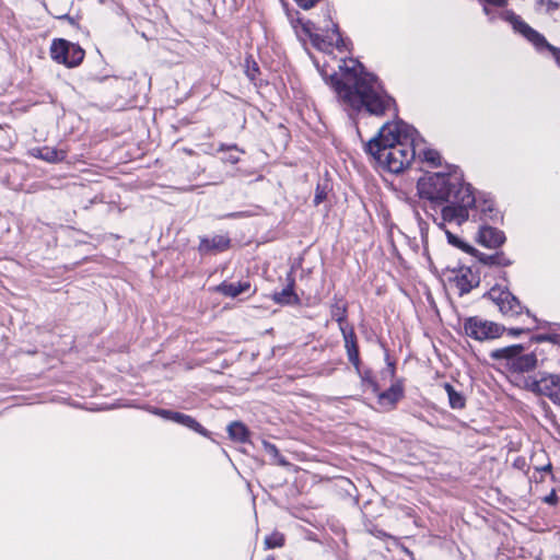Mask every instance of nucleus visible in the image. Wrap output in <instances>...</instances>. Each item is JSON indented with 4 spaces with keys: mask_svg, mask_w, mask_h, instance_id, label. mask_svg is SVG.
<instances>
[{
    "mask_svg": "<svg viewBox=\"0 0 560 560\" xmlns=\"http://www.w3.org/2000/svg\"><path fill=\"white\" fill-rule=\"evenodd\" d=\"M464 334L478 341H486L499 338L505 331L503 325L482 319L479 316H470L464 320Z\"/></svg>",
    "mask_w": 560,
    "mask_h": 560,
    "instance_id": "obj_6",
    "label": "nucleus"
},
{
    "mask_svg": "<svg viewBox=\"0 0 560 560\" xmlns=\"http://www.w3.org/2000/svg\"><path fill=\"white\" fill-rule=\"evenodd\" d=\"M559 501V497L557 495L556 491L552 490L548 495L544 498V502L549 505H556Z\"/></svg>",
    "mask_w": 560,
    "mask_h": 560,
    "instance_id": "obj_38",
    "label": "nucleus"
},
{
    "mask_svg": "<svg viewBox=\"0 0 560 560\" xmlns=\"http://www.w3.org/2000/svg\"><path fill=\"white\" fill-rule=\"evenodd\" d=\"M245 73L250 80H254L256 75L259 73L258 65L254 60H249L247 58Z\"/></svg>",
    "mask_w": 560,
    "mask_h": 560,
    "instance_id": "obj_32",
    "label": "nucleus"
},
{
    "mask_svg": "<svg viewBox=\"0 0 560 560\" xmlns=\"http://www.w3.org/2000/svg\"><path fill=\"white\" fill-rule=\"evenodd\" d=\"M446 237H447L448 243L457 248L463 242V240H460L457 235L451 233L450 231H446Z\"/></svg>",
    "mask_w": 560,
    "mask_h": 560,
    "instance_id": "obj_37",
    "label": "nucleus"
},
{
    "mask_svg": "<svg viewBox=\"0 0 560 560\" xmlns=\"http://www.w3.org/2000/svg\"><path fill=\"white\" fill-rule=\"evenodd\" d=\"M331 31H332V34L336 36V39H335L336 48L340 51H342L343 49H347L346 40L342 38L337 23H332Z\"/></svg>",
    "mask_w": 560,
    "mask_h": 560,
    "instance_id": "obj_31",
    "label": "nucleus"
},
{
    "mask_svg": "<svg viewBox=\"0 0 560 560\" xmlns=\"http://www.w3.org/2000/svg\"><path fill=\"white\" fill-rule=\"evenodd\" d=\"M296 23H299L302 27V31L307 35L315 47H319L320 43H324L325 40L322 38L320 35L313 33V30H315V24L312 21H305L303 22L301 19L296 20Z\"/></svg>",
    "mask_w": 560,
    "mask_h": 560,
    "instance_id": "obj_24",
    "label": "nucleus"
},
{
    "mask_svg": "<svg viewBox=\"0 0 560 560\" xmlns=\"http://www.w3.org/2000/svg\"><path fill=\"white\" fill-rule=\"evenodd\" d=\"M547 339H549V335L548 334H541V335H535L530 338V341L532 342H536V343H539V342H544V341H547Z\"/></svg>",
    "mask_w": 560,
    "mask_h": 560,
    "instance_id": "obj_41",
    "label": "nucleus"
},
{
    "mask_svg": "<svg viewBox=\"0 0 560 560\" xmlns=\"http://www.w3.org/2000/svg\"><path fill=\"white\" fill-rule=\"evenodd\" d=\"M423 160L431 164L433 167H438L441 165V155L434 149H425L423 152Z\"/></svg>",
    "mask_w": 560,
    "mask_h": 560,
    "instance_id": "obj_30",
    "label": "nucleus"
},
{
    "mask_svg": "<svg viewBox=\"0 0 560 560\" xmlns=\"http://www.w3.org/2000/svg\"><path fill=\"white\" fill-rule=\"evenodd\" d=\"M545 455H546V454H545L544 452H540L539 454H535V455L532 457V462L537 460V458H538L539 456H545Z\"/></svg>",
    "mask_w": 560,
    "mask_h": 560,
    "instance_id": "obj_48",
    "label": "nucleus"
},
{
    "mask_svg": "<svg viewBox=\"0 0 560 560\" xmlns=\"http://www.w3.org/2000/svg\"><path fill=\"white\" fill-rule=\"evenodd\" d=\"M502 18L512 25L516 33H520L529 43H532L538 51L547 49L553 55L557 62H560V49L549 44L542 34L524 22L520 15L508 10L502 14Z\"/></svg>",
    "mask_w": 560,
    "mask_h": 560,
    "instance_id": "obj_4",
    "label": "nucleus"
},
{
    "mask_svg": "<svg viewBox=\"0 0 560 560\" xmlns=\"http://www.w3.org/2000/svg\"><path fill=\"white\" fill-rule=\"evenodd\" d=\"M447 270L455 273V277L452 280L455 281L460 296L469 293L474 288H477L480 284L479 275L474 273L470 267H447Z\"/></svg>",
    "mask_w": 560,
    "mask_h": 560,
    "instance_id": "obj_10",
    "label": "nucleus"
},
{
    "mask_svg": "<svg viewBox=\"0 0 560 560\" xmlns=\"http://www.w3.org/2000/svg\"><path fill=\"white\" fill-rule=\"evenodd\" d=\"M535 470L537 472H549V474H551V471H552V464L550 463V460H548L547 464H545V465L535 466Z\"/></svg>",
    "mask_w": 560,
    "mask_h": 560,
    "instance_id": "obj_39",
    "label": "nucleus"
},
{
    "mask_svg": "<svg viewBox=\"0 0 560 560\" xmlns=\"http://www.w3.org/2000/svg\"><path fill=\"white\" fill-rule=\"evenodd\" d=\"M154 413L166 420H171L184 427L190 428L194 431L199 432L205 436H208L207 431L194 418H191L188 415L167 409H155Z\"/></svg>",
    "mask_w": 560,
    "mask_h": 560,
    "instance_id": "obj_12",
    "label": "nucleus"
},
{
    "mask_svg": "<svg viewBox=\"0 0 560 560\" xmlns=\"http://www.w3.org/2000/svg\"><path fill=\"white\" fill-rule=\"evenodd\" d=\"M443 387H444V389H445V392H446L447 396H450V395H451V393H453L454 390H456V389L454 388V386H453L452 384H450V383H444V384H443Z\"/></svg>",
    "mask_w": 560,
    "mask_h": 560,
    "instance_id": "obj_45",
    "label": "nucleus"
},
{
    "mask_svg": "<svg viewBox=\"0 0 560 560\" xmlns=\"http://www.w3.org/2000/svg\"><path fill=\"white\" fill-rule=\"evenodd\" d=\"M368 386L371 387L374 393L378 392V384H377V382L374 378H369V385Z\"/></svg>",
    "mask_w": 560,
    "mask_h": 560,
    "instance_id": "obj_44",
    "label": "nucleus"
},
{
    "mask_svg": "<svg viewBox=\"0 0 560 560\" xmlns=\"http://www.w3.org/2000/svg\"><path fill=\"white\" fill-rule=\"evenodd\" d=\"M458 248L478 259V253H480V252L478 249H476L475 247H472L471 245L465 243L464 241L458 246Z\"/></svg>",
    "mask_w": 560,
    "mask_h": 560,
    "instance_id": "obj_34",
    "label": "nucleus"
},
{
    "mask_svg": "<svg viewBox=\"0 0 560 560\" xmlns=\"http://www.w3.org/2000/svg\"><path fill=\"white\" fill-rule=\"evenodd\" d=\"M500 277H501L503 280H505V281L508 280V279H506V272H505V271H503V272H502V275H501Z\"/></svg>",
    "mask_w": 560,
    "mask_h": 560,
    "instance_id": "obj_50",
    "label": "nucleus"
},
{
    "mask_svg": "<svg viewBox=\"0 0 560 560\" xmlns=\"http://www.w3.org/2000/svg\"><path fill=\"white\" fill-rule=\"evenodd\" d=\"M559 339H560L559 335H549V339H547V341L556 345L559 342Z\"/></svg>",
    "mask_w": 560,
    "mask_h": 560,
    "instance_id": "obj_46",
    "label": "nucleus"
},
{
    "mask_svg": "<svg viewBox=\"0 0 560 560\" xmlns=\"http://www.w3.org/2000/svg\"><path fill=\"white\" fill-rule=\"evenodd\" d=\"M505 331H508V334L513 337H517L522 334L528 332L529 329H525V328H509V329H506L505 328Z\"/></svg>",
    "mask_w": 560,
    "mask_h": 560,
    "instance_id": "obj_40",
    "label": "nucleus"
},
{
    "mask_svg": "<svg viewBox=\"0 0 560 560\" xmlns=\"http://www.w3.org/2000/svg\"><path fill=\"white\" fill-rule=\"evenodd\" d=\"M361 378H362L363 384L369 385V378H374V377L372 375V372L370 370H368L361 374Z\"/></svg>",
    "mask_w": 560,
    "mask_h": 560,
    "instance_id": "obj_42",
    "label": "nucleus"
},
{
    "mask_svg": "<svg viewBox=\"0 0 560 560\" xmlns=\"http://www.w3.org/2000/svg\"><path fill=\"white\" fill-rule=\"evenodd\" d=\"M487 5L495 8H505L509 4V0H481Z\"/></svg>",
    "mask_w": 560,
    "mask_h": 560,
    "instance_id": "obj_36",
    "label": "nucleus"
},
{
    "mask_svg": "<svg viewBox=\"0 0 560 560\" xmlns=\"http://www.w3.org/2000/svg\"><path fill=\"white\" fill-rule=\"evenodd\" d=\"M217 153L220 154L219 159L222 163H230L234 165L240 161V155L244 153V150L240 149L234 143H221L217 150Z\"/></svg>",
    "mask_w": 560,
    "mask_h": 560,
    "instance_id": "obj_22",
    "label": "nucleus"
},
{
    "mask_svg": "<svg viewBox=\"0 0 560 560\" xmlns=\"http://www.w3.org/2000/svg\"><path fill=\"white\" fill-rule=\"evenodd\" d=\"M490 5H487L486 3H483V13L488 16L491 15V10L489 9Z\"/></svg>",
    "mask_w": 560,
    "mask_h": 560,
    "instance_id": "obj_47",
    "label": "nucleus"
},
{
    "mask_svg": "<svg viewBox=\"0 0 560 560\" xmlns=\"http://www.w3.org/2000/svg\"><path fill=\"white\" fill-rule=\"evenodd\" d=\"M332 301L334 302L330 305V315L331 318L339 324V328L341 329L347 319L348 304L342 296H338L337 294L334 295Z\"/></svg>",
    "mask_w": 560,
    "mask_h": 560,
    "instance_id": "obj_23",
    "label": "nucleus"
},
{
    "mask_svg": "<svg viewBox=\"0 0 560 560\" xmlns=\"http://www.w3.org/2000/svg\"><path fill=\"white\" fill-rule=\"evenodd\" d=\"M523 345H512L504 348L494 349L490 352V358L494 361H506V365L510 368V363L515 360L517 354L525 351Z\"/></svg>",
    "mask_w": 560,
    "mask_h": 560,
    "instance_id": "obj_17",
    "label": "nucleus"
},
{
    "mask_svg": "<svg viewBox=\"0 0 560 560\" xmlns=\"http://www.w3.org/2000/svg\"><path fill=\"white\" fill-rule=\"evenodd\" d=\"M207 240H203L202 243H201V249H206L208 248V245H207Z\"/></svg>",
    "mask_w": 560,
    "mask_h": 560,
    "instance_id": "obj_49",
    "label": "nucleus"
},
{
    "mask_svg": "<svg viewBox=\"0 0 560 560\" xmlns=\"http://www.w3.org/2000/svg\"><path fill=\"white\" fill-rule=\"evenodd\" d=\"M85 56V51L74 43L63 38H56L50 45V57L54 61L68 68L79 66Z\"/></svg>",
    "mask_w": 560,
    "mask_h": 560,
    "instance_id": "obj_7",
    "label": "nucleus"
},
{
    "mask_svg": "<svg viewBox=\"0 0 560 560\" xmlns=\"http://www.w3.org/2000/svg\"><path fill=\"white\" fill-rule=\"evenodd\" d=\"M231 245V238L228 235L212 236V250L223 252Z\"/></svg>",
    "mask_w": 560,
    "mask_h": 560,
    "instance_id": "obj_28",
    "label": "nucleus"
},
{
    "mask_svg": "<svg viewBox=\"0 0 560 560\" xmlns=\"http://www.w3.org/2000/svg\"><path fill=\"white\" fill-rule=\"evenodd\" d=\"M266 560H276V559H275V557H272V556H268V557L266 558Z\"/></svg>",
    "mask_w": 560,
    "mask_h": 560,
    "instance_id": "obj_51",
    "label": "nucleus"
},
{
    "mask_svg": "<svg viewBox=\"0 0 560 560\" xmlns=\"http://www.w3.org/2000/svg\"><path fill=\"white\" fill-rule=\"evenodd\" d=\"M483 298L498 305L504 316H517L523 313L524 306L521 301L506 287L494 285L483 294Z\"/></svg>",
    "mask_w": 560,
    "mask_h": 560,
    "instance_id": "obj_9",
    "label": "nucleus"
},
{
    "mask_svg": "<svg viewBox=\"0 0 560 560\" xmlns=\"http://www.w3.org/2000/svg\"><path fill=\"white\" fill-rule=\"evenodd\" d=\"M229 439L236 443H248L250 431L242 421H232L226 425Z\"/></svg>",
    "mask_w": 560,
    "mask_h": 560,
    "instance_id": "obj_19",
    "label": "nucleus"
},
{
    "mask_svg": "<svg viewBox=\"0 0 560 560\" xmlns=\"http://www.w3.org/2000/svg\"><path fill=\"white\" fill-rule=\"evenodd\" d=\"M30 154L48 163L62 162L67 158L65 150H58L51 147L33 148L30 150Z\"/></svg>",
    "mask_w": 560,
    "mask_h": 560,
    "instance_id": "obj_16",
    "label": "nucleus"
},
{
    "mask_svg": "<svg viewBox=\"0 0 560 560\" xmlns=\"http://www.w3.org/2000/svg\"><path fill=\"white\" fill-rule=\"evenodd\" d=\"M295 278L293 272L287 275V285L279 292H273L271 299L275 303L280 305H299L301 300L294 292Z\"/></svg>",
    "mask_w": 560,
    "mask_h": 560,
    "instance_id": "obj_14",
    "label": "nucleus"
},
{
    "mask_svg": "<svg viewBox=\"0 0 560 560\" xmlns=\"http://www.w3.org/2000/svg\"><path fill=\"white\" fill-rule=\"evenodd\" d=\"M250 282L249 281H238V282H226L223 281L219 285L212 288V291L221 293L229 298H236L240 294L248 293L250 291Z\"/></svg>",
    "mask_w": 560,
    "mask_h": 560,
    "instance_id": "obj_15",
    "label": "nucleus"
},
{
    "mask_svg": "<svg viewBox=\"0 0 560 560\" xmlns=\"http://www.w3.org/2000/svg\"><path fill=\"white\" fill-rule=\"evenodd\" d=\"M548 11H555L559 8V3L553 0H547L546 1Z\"/></svg>",
    "mask_w": 560,
    "mask_h": 560,
    "instance_id": "obj_43",
    "label": "nucleus"
},
{
    "mask_svg": "<svg viewBox=\"0 0 560 560\" xmlns=\"http://www.w3.org/2000/svg\"><path fill=\"white\" fill-rule=\"evenodd\" d=\"M296 2V4L304 9V10H308L311 8H313L316 3H318L320 0H294Z\"/></svg>",
    "mask_w": 560,
    "mask_h": 560,
    "instance_id": "obj_35",
    "label": "nucleus"
},
{
    "mask_svg": "<svg viewBox=\"0 0 560 560\" xmlns=\"http://www.w3.org/2000/svg\"><path fill=\"white\" fill-rule=\"evenodd\" d=\"M464 187H471V185L464 182L463 173L458 167H454L448 173H433L420 178L417 183L420 198L427 199L431 206L451 201Z\"/></svg>",
    "mask_w": 560,
    "mask_h": 560,
    "instance_id": "obj_3",
    "label": "nucleus"
},
{
    "mask_svg": "<svg viewBox=\"0 0 560 560\" xmlns=\"http://www.w3.org/2000/svg\"><path fill=\"white\" fill-rule=\"evenodd\" d=\"M341 334L345 341V348L347 352V357L349 362L354 366V369L360 373V352H359V345H358V338L354 332L353 327H350L347 329L346 327H341Z\"/></svg>",
    "mask_w": 560,
    "mask_h": 560,
    "instance_id": "obj_13",
    "label": "nucleus"
},
{
    "mask_svg": "<svg viewBox=\"0 0 560 560\" xmlns=\"http://www.w3.org/2000/svg\"><path fill=\"white\" fill-rule=\"evenodd\" d=\"M537 365V357L535 353H520L513 362L510 363V370L514 373H525L534 370Z\"/></svg>",
    "mask_w": 560,
    "mask_h": 560,
    "instance_id": "obj_18",
    "label": "nucleus"
},
{
    "mask_svg": "<svg viewBox=\"0 0 560 560\" xmlns=\"http://www.w3.org/2000/svg\"><path fill=\"white\" fill-rule=\"evenodd\" d=\"M448 202L451 205L442 208L443 221H456L458 224H462L468 220V209L476 206L477 199L472 192V187H464Z\"/></svg>",
    "mask_w": 560,
    "mask_h": 560,
    "instance_id": "obj_5",
    "label": "nucleus"
},
{
    "mask_svg": "<svg viewBox=\"0 0 560 560\" xmlns=\"http://www.w3.org/2000/svg\"><path fill=\"white\" fill-rule=\"evenodd\" d=\"M418 136L417 129L401 119L386 122L368 141L365 151L387 171L397 174L415 160V142Z\"/></svg>",
    "mask_w": 560,
    "mask_h": 560,
    "instance_id": "obj_2",
    "label": "nucleus"
},
{
    "mask_svg": "<svg viewBox=\"0 0 560 560\" xmlns=\"http://www.w3.org/2000/svg\"><path fill=\"white\" fill-rule=\"evenodd\" d=\"M478 261L489 267H508L513 264V261L502 250L495 252L491 255L480 252L478 253Z\"/></svg>",
    "mask_w": 560,
    "mask_h": 560,
    "instance_id": "obj_21",
    "label": "nucleus"
},
{
    "mask_svg": "<svg viewBox=\"0 0 560 560\" xmlns=\"http://www.w3.org/2000/svg\"><path fill=\"white\" fill-rule=\"evenodd\" d=\"M479 209L485 219H488L493 222L498 221L499 212L494 208V203L492 200L483 199L482 201L479 202Z\"/></svg>",
    "mask_w": 560,
    "mask_h": 560,
    "instance_id": "obj_25",
    "label": "nucleus"
},
{
    "mask_svg": "<svg viewBox=\"0 0 560 560\" xmlns=\"http://www.w3.org/2000/svg\"><path fill=\"white\" fill-rule=\"evenodd\" d=\"M447 397L452 409H463L466 406V398L460 392L454 390Z\"/></svg>",
    "mask_w": 560,
    "mask_h": 560,
    "instance_id": "obj_29",
    "label": "nucleus"
},
{
    "mask_svg": "<svg viewBox=\"0 0 560 560\" xmlns=\"http://www.w3.org/2000/svg\"><path fill=\"white\" fill-rule=\"evenodd\" d=\"M327 197L326 187L320 186L319 184L316 187L315 196H314V205L318 206L322 203Z\"/></svg>",
    "mask_w": 560,
    "mask_h": 560,
    "instance_id": "obj_33",
    "label": "nucleus"
},
{
    "mask_svg": "<svg viewBox=\"0 0 560 560\" xmlns=\"http://www.w3.org/2000/svg\"><path fill=\"white\" fill-rule=\"evenodd\" d=\"M327 19H328V21H331V16L329 14V10L327 11Z\"/></svg>",
    "mask_w": 560,
    "mask_h": 560,
    "instance_id": "obj_52",
    "label": "nucleus"
},
{
    "mask_svg": "<svg viewBox=\"0 0 560 560\" xmlns=\"http://www.w3.org/2000/svg\"><path fill=\"white\" fill-rule=\"evenodd\" d=\"M349 61L351 66H348L346 60L339 66L341 78L336 72L329 75L322 72L325 82L335 90L338 97L353 109L364 108L374 116H383L394 107L395 117H397L396 102L384 90L378 78L365 71L360 61L354 59Z\"/></svg>",
    "mask_w": 560,
    "mask_h": 560,
    "instance_id": "obj_1",
    "label": "nucleus"
},
{
    "mask_svg": "<svg viewBox=\"0 0 560 560\" xmlns=\"http://www.w3.org/2000/svg\"><path fill=\"white\" fill-rule=\"evenodd\" d=\"M527 385L533 393L548 397L553 404L560 405V374L538 372L529 377Z\"/></svg>",
    "mask_w": 560,
    "mask_h": 560,
    "instance_id": "obj_8",
    "label": "nucleus"
},
{
    "mask_svg": "<svg viewBox=\"0 0 560 560\" xmlns=\"http://www.w3.org/2000/svg\"><path fill=\"white\" fill-rule=\"evenodd\" d=\"M262 447H264L265 452L267 454H269L276 460V463L278 465L283 466V467L290 465V463L285 459V457L280 454L278 447L275 444H272L266 440H262Z\"/></svg>",
    "mask_w": 560,
    "mask_h": 560,
    "instance_id": "obj_26",
    "label": "nucleus"
},
{
    "mask_svg": "<svg viewBox=\"0 0 560 560\" xmlns=\"http://www.w3.org/2000/svg\"><path fill=\"white\" fill-rule=\"evenodd\" d=\"M404 397V385L401 381H397L392 386L378 394L381 404L395 406Z\"/></svg>",
    "mask_w": 560,
    "mask_h": 560,
    "instance_id": "obj_20",
    "label": "nucleus"
},
{
    "mask_svg": "<svg viewBox=\"0 0 560 560\" xmlns=\"http://www.w3.org/2000/svg\"><path fill=\"white\" fill-rule=\"evenodd\" d=\"M506 241L505 234L503 231L490 226V225H481L479 228L478 234H477V243L487 247V248H499L501 247Z\"/></svg>",
    "mask_w": 560,
    "mask_h": 560,
    "instance_id": "obj_11",
    "label": "nucleus"
},
{
    "mask_svg": "<svg viewBox=\"0 0 560 560\" xmlns=\"http://www.w3.org/2000/svg\"><path fill=\"white\" fill-rule=\"evenodd\" d=\"M266 549L279 548L284 545V536L281 533L275 532L265 538Z\"/></svg>",
    "mask_w": 560,
    "mask_h": 560,
    "instance_id": "obj_27",
    "label": "nucleus"
}]
</instances>
